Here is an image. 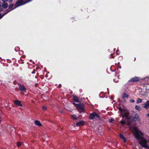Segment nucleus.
Here are the masks:
<instances>
[{
  "label": "nucleus",
  "mask_w": 149,
  "mask_h": 149,
  "mask_svg": "<svg viewBox=\"0 0 149 149\" xmlns=\"http://www.w3.org/2000/svg\"><path fill=\"white\" fill-rule=\"evenodd\" d=\"M132 121L134 122V123H133L132 124L133 125H135V120H132Z\"/></svg>",
  "instance_id": "bb28decb"
},
{
  "label": "nucleus",
  "mask_w": 149,
  "mask_h": 149,
  "mask_svg": "<svg viewBox=\"0 0 149 149\" xmlns=\"http://www.w3.org/2000/svg\"><path fill=\"white\" fill-rule=\"evenodd\" d=\"M19 88L20 90L23 91H26L25 89L23 86L20 85L19 86Z\"/></svg>",
  "instance_id": "1a4fd4ad"
},
{
  "label": "nucleus",
  "mask_w": 149,
  "mask_h": 149,
  "mask_svg": "<svg viewBox=\"0 0 149 149\" xmlns=\"http://www.w3.org/2000/svg\"><path fill=\"white\" fill-rule=\"evenodd\" d=\"M120 122L121 124L123 125H124V124H125V122L123 120L121 121Z\"/></svg>",
  "instance_id": "4be33fe9"
},
{
  "label": "nucleus",
  "mask_w": 149,
  "mask_h": 149,
  "mask_svg": "<svg viewBox=\"0 0 149 149\" xmlns=\"http://www.w3.org/2000/svg\"><path fill=\"white\" fill-rule=\"evenodd\" d=\"M113 118H111L109 120V121L110 122H112L113 121Z\"/></svg>",
  "instance_id": "b1692460"
},
{
  "label": "nucleus",
  "mask_w": 149,
  "mask_h": 149,
  "mask_svg": "<svg viewBox=\"0 0 149 149\" xmlns=\"http://www.w3.org/2000/svg\"><path fill=\"white\" fill-rule=\"evenodd\" d=\"M119 110L120 111L123 117L128 118V113L127 110L124 109H122L121 108H119Z\"/></svg>",
  "instance_id": "f03ea898"
},
{
  "label": "nucleus",
  "mask_w": 149,
  "mask_h": 149,
  "mask_svg": "<svg viewBox=\"0 0 149 149\" xmlns=\"http://www.w3.org/2000/svg\"><path fill=\"white\" fill-rule=\"evenodd\" d=\"M140 78L137 77H134L130 79L129 81L130 82H136L139 80Z\"/></svg>",
  "instance_id": "39448f33"
},
{
  "label": "nucleus",
  "mask_w": 149,
  "mask_h": 149,
  "mask_svg": "<svg viewBox=\"0 0 149 149\" xmlns=\"http://www.w3.org/2000/svg\"><path fill=\"white\" fill-rule=\"evenodd\" d=\"M84 124V122L82 121H80L79 122H77L76 123V125L77 126L80 125H83Z\"/></svg>",
  "instance_id": "9b49d317"
},
{
  "label": "nucleus",
  "mask_w": 149,
  "mask_h": 149,
  "mask_svg": "<svg viewBox=\"0 0 149 149\" xmlns=\"http://www.w3.org/2000/svg\"><path fill=\"white\" fill-rule=\"evenodd\" d=\"M32 74H34V73H35V72H32Z\"/></svg>",
  "instance_id": "72a5a7b5"
},
{
  "label": "nucleus",
  "mask_w": 149,
  "mask_h": 149,
  "mask_svg": "<svg viewBox=\"0 0 149 149\" xmlns=\"http://www.w3.org/2000/svg\"><path fill=\"white\" fill-rule=\"evenodd\" d=\"M120 138H122L123 140V141L125 142L126 141V140L125 138L123 137V135L122 134H120Z\"/></svg>",
  "instance_id": "2eb2a0df"
},
{
  "label": "nucleus",
  "mask_w": 149,
  "mask_h": 149,
  "mask_svg": "<svg viewBox=\"0 0 149 149\" xmlns=\"http://www.w3.org/2000/svg\"><path fill=\"white\" fill-rule=\"evenodd\" d=\"M73 100L74 101L76 102H78L79 100L78 98L76 96H74L73 97Z\"/></svg>",
  "instance_id": "4468645a"
},
{
  "label": "nucleus",
  "mask_w": 149,
  "mask_h": 149,
  "mask_svg": "<svg viewBox=\"0 0 149 149\" xmlns=\"http://www.w3.org/2000/svg\"><path fill=\"white\" fill-rule=\"evenodd\" d=\"M135 108L136 109L139 111L141 110V107L139 106L136 105L135 107Z\"/></svg>",
  "instance_id": "f3484780"
},
{
  "label": "nucleus",
  "mask_w": 149,
  "mask_h": 149,
  "mask_svg": "<svg viewBox=\"0 0 149 149\" xmlns=\"http://www.w3.org/2000/svg\"><path fill=\"white\" fill-rule=\"evenodd\" d=\"M146 115L147 117H149V113L146 114Z\"/></svg>",
  "instance_id": "c756f323"
},
{
  "label": "nucleus",
  "mask_w": 149,
  "mask_h": 149,
  "mask_svg": "<svg viewBox=\"0 0 149 149\" xmlns=\"http://www.w3.org/2000/svg\"><path fill=\"white\" fill-rule=\"evenodd\" d=\"M128 124L129 125H131V123L130 122H129Z\"/></svg>",
  "instance_id": "2f4dec72"
},
{
  "label": "nucleus",
  "mask_w": 149,
  "mask_h": 149,
  "mask_svg": "<svg viewBox=\"0 0 149 149\" xmlns=\"http://www.w3.org/2000/svg\"><path fill=\"white\" fill-rule=\"evenodd\" d=\"M142 107L146 109L149 108V101H147L146 102L142 104Z\"/></svg>",
  "instance_id": "20e7f679"
},
{
  "label": "nucleus",
  "mask_w": 149,
  "mask_h": 149,
  "mask_svg": "<svg viewBox=\"0 0 149 149\" xmlns=\"http://www.w3.org/2000/svg\"><path fill=\"white\" fill-rule=\"evenodd\" d=\"M72 117L74 120H77V118L75 115L74 114L72 115Z\"/></svg>",
  "instance_id": "6ab92c4d"
},
{
  "label": "nucleus",
  "mask_w": 149,
  "mask_h": 149,
  "mask_svg": "<svg viewBox=\"0 0 149 149\" xmlns=\"http://www.w3.org/2000/svg\"><path fill=\"white\" fill-rule=\"evenodd\" d=\"M14 104L17 105L19 106L22 107V105L21 104L20 101L17 100L15 101L14 102Z\"/></svg>",
  "instance_id": "0eeeda50"
},
{
  "label": "nucleus",
  "mask_w": 149,
  "mask_h": 149,
  "mask_svg": "<svg viewBox=\"0 0 149 149\" xmlns=\"http://www.w3.org/2000/svg\"><path fill=\"white\" fill-rule=\"evenodd\" d=\"M13 4H10L9 6L8 9V10H10V11L11 10H10V9L12 8L13 7Z\"/></svg>",
  "instance_id": "a211bd4d"
},
{
  "label": "nucleus",
  "mask_w": 149,
  "mask_h": 149,
  "mask_svg": "<svg viewBox=\"0 0 149 149\" xmlns=\"http://www.w3.org/2000/svg\"><path fill=\"white\" fill-rule=\"evenodd\" d=\"M113 80H114V81H115V82H117L118 81H115V79H114Z\"/></svg>",
  "instance_id": "7c9ffc66"
},
{
  "label": "nucleus",
  "mask_w": 149,
  "mask_h": 149,
  "mask_svg": "<svg viewBox=\"0 0 149 149\" xmlns=\"http://www.w3.org/2000/svg\"><path fill=\"white\" fill-rule=\"evenodd\" d=\"M1 4H0V7H1Z\"/></svg>",
  "instance_id": "e433bc0d"
},
{
  "label": "nucleus",
  "mask_w": 149,
  "mask_h": 149,
  "mask_svg": "<svg viewBox=\"0 0 149 149\" xmlns=\"http://www.w3.org/2000/svg\"><path fill=\"white\" fill-rule=\"evenodd\" d=\"M2 10V9H0V11H1Z\"/></svg>",
  "instance_id": "473e14b6"
},
{
  "label": "nucleus",
  "mask_w": 149,
  "mask_h": 149,
  "mask_svg": "<svg viewBox=\"0 0 149 149\" xmlns=\"http://www.w3.org/2000/svg\"><path fill=\"white\" fill-rule=\"evenodd\" d=\"M22 144V143L20 142H18L17 144V146L18 147L20 146Z\"/></svg>",
  "instance_id": "5701e85b"
},
{
  "label": "nucleus",
  "mask_w": 149,
  "mask_h": 149,
  "mask_svg": "<svg viewBox=\"0 0 149 149\" xmlns=\"http://www.w3.org/2000/svg\"><path fill=\"white\" fill-rule=\"evenodd\" d=\"M130 101L132 103L134 102V101L133 99H131L130 100Z\"/></svg>",
  "instance_id": "393cba45"
},
{
  "label": "nucleus",
  "mask_w": 149,
  "mask_h": 149,
  "mask_svg": "<svg viewBox=\"0 0 149 149\" xmlns=\"http://www.w3.org/2000/svg\"><path fill=\"white\" fill-rule=\"evenodd\" d=\"M76 106V107H77V105H78V104H76L75 103H74L73 104Z\"/></svg>",
  "instance_id": "cd10ccee"
},
{
  "label": "nucleus",
  "mask_w": 149,
  "mask_h": 149,
  "mask_svg": "<svg viewBox=\"0 0 149 149\" xmlns=\"http://www.w3.org/2000/svg\"><path fill=\"white\" fill-rule=\"evenodd\" d=\"M95 117H97L99 118L100 116L97 113L95 112H94L90 114L89 118L91 119H94Z\"/></svg>",
  "instance_id": "7ed1b4c3"
},
{
  "label": "nucleus",
  "mask_w": 149,
  "mask_h": 149,
  "mask_svg": "<svg viewBox=\"0 0 149 149\" xmlns=\"http://www.w3.org/2000/svg\"><path fill=\"white\" fill-rule=\"evenodd\" d=\"M61 113H63V112L61 111Z\"/></svg>",
  "instance_id": "c9c22d12"
},
{
  "label": "nucleus",
  "mask_w": 149,
  "mask_h": 149,
  "mask_svg": "<svg viewBox=\"0 0 149 149\" xmlns=\"http://www.w3.org/2000/svg\"><path fill=\"white\" fill-rule=\"evenodd\" d=\"M2 6L3 8H6L8 7V5L6 2H3Z\"/></svg>",
  "instance_id": "f8f14e48"
},
{
  "label": "nucleus",
  "mask_w": 149,
  "mask_h": 149,
  "mask_svg": "<svg viewBox=\"0 0 149 149\" xmlns=\"http://www.w3.org/2000/svg\"><path fill=\"white\" fill-rule=\"evenodd\" d=\"M10 11V10H6V11L5 12L3 13V14L1 15V14L0 13V19H1L4 15H6V14H7Z\"/></svg>",
  "instance_id": "6e6552de"
},
{
  "label": "nucleus",
  "mask_w": 149,
  "mask_h": 149,
  "mask_svg": "<svg viewBox=\"0 0 149 149\" xmlns=\"http://www.w3.org/2000/svg\"><path fill=\"white\" fill-rule=\"evenodd\" d=\"M77 108L79 110L81 111H83L84 109V105L82 103H80L78 104V105H77Z\"/></svg>",
  "instance_id": "423d86ee"
},
{
  "label": "nucleus",
  "mask_w": 149,
  "mask_h": 149,
  "mask_svg": "<svg viewBox=\"0 0 149 149\" xmlns=\"http://www.w3.org/2000/svg\"><path fill=\"white\" fill-rule=\"evenodd\" d=\"M142 100L140 98H138L136 101L137 103H141L142 102Z\"/></svg>",
  "instance_id": "dca6fc26"
},
{
  "label": "nucleus",
  "mask_w": 149,
  "mask_h": 149,
  "mask_svg": "<svg viewBox=\"0 0 149 149\" xmlns=\"http://www.w3.org/2000/svg\"><path fill=\"white\" fill-rule=\"evenodd\" d=\"M130 130L135 135L136 138L139 140V143L142 147L146 149H149V137L146 136L143 137V134L137 127L134 126H130Z\"/></svg>",
  "instance_id": "f257e3e1"
},
{
  "label": "nucleus",
  "mask_w": 149,
  "mask_h": 149,
  "mask_svg": "<svg viewBox=\"0 0 149 149\" xmlns=\"http://www.w3.org/2000/svg\"><path fill=\"white\" fill-rule=\"evenodd\" d=\"M35 124L38 126H41L42 125L40 122L38 120H36L35 121Z\"/></svg>",
  "instance_id": "9d476101"
},
{
  "label": "nucleus",
  "mask_w": 149,
  "mask_h": 149,
  "mask_svg": "<svg viewBox=\"0 0 149 149\" xmlns=\"http://www.w3.org/2000/svg\"><path fill=\"white\" fill-rule=\"evenodd\" d=\"M139 149H142V148H139Z\"/></svg>",
  "instance_id": "f704fd0d"
},
{
  "label": "nucleus",
  "mask_w": 149,
  "mask_h": 149,
  "mask_svg": "<svg viewBox=\"0 0 149 149\" xmlns=\"http://www.w3.org/2000/svg\"><path fill=\"white\" fill-rule=\"evenodd\" d=\"M134 118L138 120H140V118L138 116H135Z\"/></svg>",
  "instance_id": "aec40b11"
},
{
  "label": "nucleus",
  "mask_w": 149,
  "mask_h": 149,
  "mask_svg": "<svg viewBox=\"0 0 149 149\" xmlns=\"http://www.w3.org/2000/svg\"><path fill=\"white\" fill-rule=\"evenodd\" d=\"M13 0H8V1L9 3H11L12 1Z\"/></svg>",
  "instance_id": "c85d7f7f"
},
{
  "label": "nucleus",
  "mask_w": 149,
  "mask_h": 149,
  "mask_svg": "<svg viewBox=\"0 0 149 149\" xmlns=\"http://www.w3.org/2000/svg\"><path fill=\"white\" fill-rule=\"evenodd\" d=\"M3 1V2H7L8 0H2Z\"/></svg>",
  "instance_id": "a878e982"
},
{
  "label": "nucleus",
  "mask_w": 149,
  "mask_h": 149,
  "mask_svg": "<svg viewBox=\"0 0 149 149\" xmlns=\"http://www.w3.org/2000/svg\"><path fill=\"white\" fill-rule=\"evenodd\" d=\"M42 109L44 111H45L47 110L46 107L45 106H43L42 107Z\"/></svg>",
  "instance_id": "412c9836"
},
{
  "label": "nucleus",
  "mask_w": 149,
  "mask_h": 149,
  "mask_svg": "<svg viewBox=\"0 0 149 149\" xmlns=\"http://www.w3.org/2000/svg\"><path fill=\"white\" fill-rule=\"evenodd\" d=\"M128 95L125 93H124L123 94L122 96V98L124 99L125 98H128Z\"/></svg>",
  "instance_id": "ddd939ff"
}]
</instances>
